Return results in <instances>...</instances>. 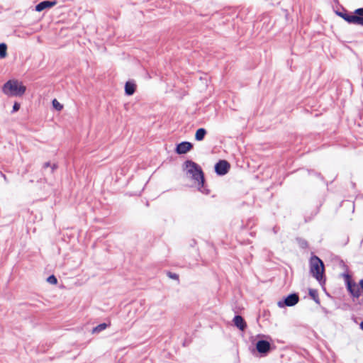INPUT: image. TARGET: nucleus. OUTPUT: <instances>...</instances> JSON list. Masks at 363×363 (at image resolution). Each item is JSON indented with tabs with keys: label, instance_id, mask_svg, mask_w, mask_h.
I'll use <instances>...</instances> for the list:
<instances>
[{
	"label": "nucleus",
	"instance_id": "ddd939ff",
	"mask_svg": "<svg viewBox=\"0 0 363 363\" xmlns=\"http://www.w3.org/2000/svg\"><path fill=\"white\" fill-rule=\"evenodd\" d=\"M207 131L205 128H199L195 134V139L197 141H201L204 139L205 135H206Z\"/></svg>",
	"mask_w": 363,
	"mask_h": 363
},
{
	"label": "nucleus",
	"instance_id": "7ed1b4c3",
	"mask_svg": "<svg viewBox=\"0 0 363 363\" xmlns=\"http://www.w3.org/2000/svg\"><path fill=\"white\" fill-rule=\"evenodd\" d=\"M26 91V87L16 79H10L2 86L3 93L9 96H22Z\"/></svg>",
	"mask_w": 363,
	"mask_h": 363
},
{
	"label": "nucleus",
	"instance_id": "423d86ee",
	"mask_svg": "<svg viewBox=\"0 0 363 363\" xmlns=\"http://www.w3.org/2000/svg\"><path fill=\"white\" fill-rule=\"evenodd\" d=\"M298 295L294 293L288 295L283 301H279L277 304L280 308H283L284 306H294L298 302Z\"/></svg>",
	"mask_w": 363,
	"mask_h": 363
},
{
	"label": "nucleus",
	"instance_id": "4468645a",
	"mask_svg": "<svg viewBox=\"0 0 363 363\" xmlns=\"http://www.w3.org/2000/svg\"><path fill=\"white\" fill-rule=\"evenodd\" d=\"M308 294L317 304L320 303V301L318 297V291L316 289H310L309 291H308Z\"/></svg>",
	"mask_w": 363,
	"mask_h": 363
},
{
	"label": "nucleus",
	"instance_id": "f8f14e48",
	"mask_svg": "<svg viewBox=\"0 0 363 363\" xmlns=\"http://www.w3.org/2000/svg\"><path fill=\"white\" fill-rule=\"evenodd\" d=\"M136 89V85L133 82L128 81L125 84V93L128 96L133 95Z\"/></svg>",
	"mask_w": 363,
	"mask_h": 363
},
{
	"label": "nucleus",
	"instance_id": "2eb2a0df",
	"mask_svg": "<svg viewBox=\"0 0 363 363\" xmlns=\"http://www.w3.org/2000/svg\"><path fill=\"white\" fill-rule=\"evenodd\" d=\"M108 325L105 323H101L93 328L92 333H99L103 331L104 330H105L108 327Z\"/></svg>",
	"mask_w": 363,
	"mask_h": 363
},
{
	"label": "nucleus",
	"instance_id": "1a4fd4ad",
	"mask_svg": "<svg viewBox=\"0 0 363 363\" xmlns=\"http://www.w3.org/2000/svg\"><path fill=\"white\" fill-rule=\"evenodd\" d=\"M257 350L261 353L266 354L270 350V343L264 340H260L256 344Z\"/></svg>",
	"mask_w": 363,
	"mask_h": 363
},
{
	"label": "nucleus",
	"instance_id": "9d476101",
	"mask_svg": "<svg viewBox=\"0 0 363 363\" xmlns=\"http://www.w3.org/2000/svg\"><path fill=\"white\" fill-rule=\"evenodd\" d=\"M233 321L234 325L241 331H244L246 329L247 323L241 315H235Z\"/></svg>",
	"mask_w": 363,
	"mask_h": 363
},
{
	"label": "nucleus",
	"instance_id": "dca6fc26",
	"mask_svg": "<svg viewBox=\"0 0 363 363\" xmlns=\"http://www.w3.org/2000/svg\"><path fill=\"white\" fill-rule=\"evenodd\" d=\"M48 167H50V173L52 174L55 170L57 168V165L56 164H51L50 162H45L43 165V169H45Z\"/></svg>",
	"mask_w": 363,
	"mask_h": 363
},
{
	"label": "nucleus",
	"instance_id": "6e6552de",
	"mask_svg": "<svg viewBox=\"0 0 363 363\" xmlns=\"http://www.w3.org/2000/svg\"><path fill=\"white\" fill-rule=\"evenodd\" d=\"M193 145L187 141H184L179 143L176 147V152L179 155H182L186 153L191 149H192Z\"/></svg>",
	"mask_w": 363,
	"mask_h": 363
},
{
	"label": "nucleus",
	"instance_id": "f03ea898",
	"mask_svg": "<svg viewBox=\"0 0 363 363\" xmlns=\"http://www.w3.org/2000/svg\"><path fill=\"white\" fill-rule=\"evenodd\" d=\"M336 15L343 18L350 24L363 26V8L356 9L353 13H350L345 8L335 11Z\"/></svg>",
	"mask_w": 363,
	"mask_h": 363
},
{
	"label": "nucleus",
	"instance_id": "f257e3e1",
	"mask_svg": "<svg viewBox=\"0 0 363 363\" xmlns=\"http://www.w3.org/2000/svg\"><path fill=\"white\" fill-rule=\"evenodd\" d=\"M184 165L187 169V173L189 174L191 178L198 182V189L203 194L208 195L210 194V190L205 184L204 174L201 167L196 162L191 160H186Z\"/></svg>",
	"mask_w": 363,
	"mask_h": 363
},
{
	"label": "nucleus",
	"instance_id": "39448f33",
	"mask_svg": "<svg viewBox=\"0 0 363 363\" xmlns=\"http://www.w3.org/2000/svg\"><path fill=\"white\" fill-rule=\"evenodd\" d=\"M345 278V285L347 291L353 298H358L361 296V290L359 286L352 279L351 276L345 273L342 274Z\"/></svg>",
	"mask_w": 363,
	"mask_h": 363
},
{
	"label": "nucleus",
	"instance_id": "20e7f679",
	"mask_svg": "<svg viewBox=\"0 0 363 363\" xmlns=\"http://www.w3.org/2000/svg\"><path fill=\"white\" fill-rule=\"evenodd\" d=\"M309 264L310 272L313 277H314L320 284H325V267L323 262L316 255H313L310 259Z\"/></svg>",
	"mask_w": 363,
	"mask_h": 363
},
{
	"label": "nucleus",
	"instance_id": "5701e85b",
	"mask_svg": "<svg viewBox=\"0 0 363 363\" xmlns=\"http://www.w3.org/2000/svg\"><path fill=\"white\" fill-rule=\"evenodd\" d=\"M360 328L363 330V320L360 323Z\"/></svg>",
	"mask_w": 363,
	"mask_h": 363
},
{
	"label": "nucleus",
	"instance_id": "aec40b11",
	"mask_svg": "<svg viewBox=\"0 0 363 363\" xmlns=\"http://www.w3.org/2000/svg\"><path fill=\"white\" fill-rule=\"evenodd\" d=\"M47 281L51 284H56L57 283V279L55 275H50L48 277Z\"/></svg>",
	"mask_w": 363,
	"mask_h": 363
},
{
	"label": "nucleus",
	"instance_id": "6ab92c4d",
	"mask_svg": "<svg viewBox=\"0 0 363 363\" xmlns=\"http://www.w3.org/2000/svg\"><path fill=\"white\" fill-rule=\"evenodd\" d=\"M52 106L57 111H60L63 108V106L55 99L52 101Z\"/></svg>",
	"mask_w": 363,
	"mask_h": 363
},
{
	"label": "nucleus",
	"instance_id": "0eeeda50",
	"mask_svg": "<svg viewBox=\"0 0 363 363\" xmlns=\"http://www.w3.org/2000/svg\"><path fill=\"white\" fill-rule=\"evenodd\" d=\"M230 163L224 160H219L215 165V172L218 175H225L230 170Z\"/></svg>",
	"mask_w": 363,
	"mask_h": 363
},
{
	"label": "nucleus",
	"instance_id": "a211bd4d",
	"mask_svg": "<svg viewBox=\"0 0 363 363\" xmlns=\"http://www.w3.org/2000/svg\"><path fill=\"white\" fill-rule=\"evenodd\" d=\"M7 46L5 43L0 44V57L4 58L6 56Z\"/></svg>",
	"mask_w": 363,
	"mask_h": 363
},
{
	"label": "nucleus",
	"instance_id": "f3484780",
	"mask_svg": "<svg viewBox=\"0 0 363 363\" xmlns=\"http://www.w3.org/2000/svg\"><path fill=\"white\" fill-rule=\"evenodd\" d=\"M296 241L301 248L306 249L308 247V243L305 239L298 238H296Z\"/></svg>",
	"mask_w": 363,
	"mask_h": 363
},
{
	"label": "nucleus",
	"instance_id": "412c9836",
	"mask_svg": "<svg viewBox=\"0 0 363 363\" xmlns=\"http://www.w3.org/2000/svg\"><path fill=\"white\" fill-rule=\"evenodd\" d=\"M167 275L168 277L172 279L179 280V275L176 273H173L171 272H167Z\"/></svg>",
	"mask_w": 363,
	"mask_h": 363
},
{
	"label": "nucleus",
	"instance_id": "4be33fe9",
	"mask_svg": "<svg viewBox=\"0 0 363 363\" xmlns=\"http://www.w3.org/2000/svg\"><path fill=\"white\" fill-rule=\"evenodd\" d=\"M20 107H21L20 104L18 103V102H15L13 106L12 112L14 113V112L18 111L20 109Z\"/></svg>",
	"mask_w": 363,
	"mask_h": 363
},
{
	"label": "nucleus",
	"instance_id": "9b49d317",
	"mask_svg": "<svg viewBox=\"0 0 363 363\" xmlns=\"http://www.w3.org/2000/svg\"><path fill=\"white\" fill-rule=\"evenodd\" d=\"M57 2L55 1H43L39 3L35 6V11L40 12L45 9L51 8L56 5Z\"/></svg>",
	"mask_w": 363,
	"mask_h": 363
}]
</instances>
